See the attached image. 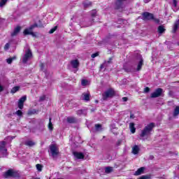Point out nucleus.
<instances>
[{
    "mask_svg": "<svg viewBox=\"0 0 179 179\" xmlns=\"http://www.w3.org/2000/svg\"><path fill=\"white\" fill-rule=\"evenodd\" d=\"M156 125L154 122H151L145 126L143 129L141 131V133L139 134L141 139L142 138H149L152 134V131H153V128H155Z\"/></svg>",
    "mask_w": 179,
    "mask_h": 179,
    "instance_id": "1",
    "label": "nucleus"
},
{
    "mask_svg": "<svg viewBox=\"0 0 179 179\" xmlns=\"http://www.w3.org/2000/svg\"><path fill=\"white\" fill-rule=\"evenodd\" d=\"M115 96V91L113 89H109L102 94V99L106 101L108 99H111Z\"/></svg>",
    "mask_w": 179,
    "mask_h": 179,
    "instance_id": "2",
    "label": "nucleus"
},
{
    "mask_svg": "<svg viewBox=\"0 0 179 179\" xmlns=\"http://www.w3.org/2000/svg\"><path fill=\"white\" fill-rule=\"evenodd\" d=\"M8 156V149H6V141L0 142V157Z\"/></svg>",
    "mask_w": 179,
    "mask_h": 179,
    "instance_id": "3",
    "label": "nucleus"
},
{
    "mask_svg": "<svg viewBox=\"0 0 179 179\" xmlns=\"http://www.w3.org/2000/svg\"><path fill=\"white\" fill-rule=\"evenodd\" d=\"M3 177L4 178H17L19 177V173L15 171H13V169H8L7 171H6L3 173Z\"/></svg>",
    "mask_w": 179,
    "mask_h": 179,
    "instance_id": "4",
    "label": "nucleus"
},
{
    "mask_svg": "<svg viewBox=\"0 0 179 179\" xmlns=\"http://www.w3.org/2000/svg\"><path fill=\"white\" fill-rule=\"evenodd\" d=\"M97 15V10H93L91 11V16H92V20H90L87 24H85L83 27H89L90 26H92L93 23H94V19L93 17H96Z\"/></svg>",
    "mask_w": 179,
    "mask_h": 179,
    "instance_id": "5",
    "label": "nucleus"
},
{
    "mask_svg": "<svg viewBox=\"0 0 179 179\" xmlns=\"http://www.w3.org/2000/svg\"><path fill=\"white\" fill-rule=\"evenodd\" d=\"M31 57H33V54L31 53V50H28L25 52V55H24V57L22 58V63L23 64H27V61H29V59H30V58H31Z\"/></svg>",
    "mask_w": 179,
    "mask_h": 179,
    "instance_id": "6",
    "label": "nucleus"
},
{
    "mask_svg": "<svg viewBox=\"0 0 179 179\" xmlns=\"http://www.w3.org/2000/svg\"><path fill=\"white\" fill-rule=\"evenodd\" d=\"M163 93V89L158 88L155 90L154 92L151 94L152 99H156L157 97H160Z\"/></svg>",
    "mask_w": 179,
    "mask_h": 179,
    "instance_id": "7",
    "label": "nucleus"
},
{
    "mask_svg": "<svg viewBox=\"0 0 179 179\" xmlns=\"http://www.w3.org/2000/svg\"><path fill=\"white\" fill-rule=\"evenodd\" d=\"M142 19L143 20H152L154 19V15L149 12H144L142 13Z\"/></svg>",
    "mask_w": 179,
    "mask_h": 179,
    "instance_id": "8",
    "label": "nucleus"
},
{
    "mask_svg": "<svg viewBox=\"0 0 179 179\" xmlns=\"http://www.w3.org/2000/svg\"><path fill=\"white\" fill-rule=\"evenodd\" d=\"M137 58L139 62L137 65L136 71L138 72L139 71H141V69H142V66H143V58L141 55H137Z\"/></svg>",
    "mask_w": 179,
    "mask_h": 179,
    "instance_id": "9",
    "label": "nucleus"
},
{
    "mask_svg": "<svg viewBox=\"0 0 179 179\" xmlns=\"http://www.w3.org/2000/svg\"><path fill=\"white\" fill-rule=\"evenodd\" d=\"M50 153L52 155V157H57L58 156V149H57V146L52 145L50 146Z\"/></svg>",
    "mask_w": 179,
    "mask_h": 179,
    "instance_id": "10",
    "label": "nucleus"
},
{
    "mask_svg": "<svg viewBox=\"0 0 179 179\" xmlns=\"http://www.w3.org/2000/svg\"><path fill=\"white\" fill-rule=\"evenodd\" d=\"M70 65L73 69H78L79 68V60L73 59L70 62Z\"/></svg>",
    "mask_w": 179,
    "mask_h": 179,
    "instance_id": "11",
    "label": "nucleus"
},
{
    "mask_svg": "<svg viewBox=\"0 0 179 179\" xmlns=\"http://www.w3.org/2000/svg\"><path fill=\"white\" fill-rule=\"evenodd\" d=\"M73 154L74 157L77 159H85V155H83L82 152H73Z\"/></svg>",
    "mask_w": 179,
    "mask_h": 179,
    "instance_id": "12",
    "label": "nucleus"
},
{
    "mask_svg": "<svg viewBox=\"0 0 179 179\" xmlns=\"http://www.w3.org/2000/svg\"><path fill=\"white\" fill-rule=\"evenodd\" d=\"M95 129H92L93 132H101L103 131V127L100 124H95Z\"/></svg>",
    "mask_w": 179,
    "mask_h": 179,
    "instance_id": "13",
    "label": "nucleus"
},
{
    "mask_svg": "<svg viewBox=\"0 0 179 179\" xmlns=\"http://www.w3.org/2000/svg\"><path fill=\"white\" fill-rule=\"evenodd\" d=\"M127 0H116L115 6L117 9H121L122 8V5H124V1Z\"/></svg>",
    "mask_w": 179,
    "mask_h": 179,
    "instance_id": "14",
    "label": "nucleus"
},
{
    "mask_svg": "<svg viewBox=\"0 0 179 179\" xmlns=\"http://www.w3.org/2000/svg\"><path fill=\"white\" fill-rule=\"evenodd\" d=\"M21 27H17L14 29V31L11 33V37H15V36H17V34H19V33L20 32L21 30Z\"/></svg>",
    "mask_w": 179,
    "mask_h": 179,
    "instance_id": "15",
    "label": "nucleus"
},
{
    "mask_svg": "<svg viewBox=\"0 0 179 179\" xmlns=\"http://www.w3.org/2000/svg\"><path fill=\"white\" fill-rule=\"evenodd\" d=\"M82 100H84V101H90V93L84 92L82 95Z\"/></svg>",
    "mask_w": 179,
    "mask_h": 179,
    "instance_id": "16",
    "label": "nucleus"
},
{
    "mask_svg": "<svg viewBox=\"0 0 179 179\" xmlns=\"http://www.w3.org/2000/svg\"><path fill=\"white\" fill-rule=\"evenodd\" d=\"M139 150H141V149L139 148V146L138 145H134L132 148V153L133 155H138V153H139Z\"/></svg>",
    "mask_w": 179,
    "mask_h": 179,
    "instance_id": "17",
    "label": "nucleus"
},
{
    "mask_svg": "<svg viewBox=\"0 0 179 179\" xmlns=\"http://www.w3.org/2000/svg\"><path fill=\"white\" fill-rule=\"evenodd\" d=\"M145 171V167L139 168L134 173V176H141Z\"/></svg>",
    "mask_w": 179,
    "mask_h": 179,
    "instance_id": "18",
    "label": "nucleus"
},
{
    "mask_svg": "<svg viewBox=\"0 0 179 179\" xmlns=\"http://www.w3.org/2000/svg\"><path fill=\"white\" fill-rule=\"evenodd\" d=\"M24 145H26V146H29V148H31L34 146V145H36V143L33 141L29 140L24 142Z\"/></svg>",
    "mask_w": 179,
    "mask_h": 179,
    "instance_id": "19",
    "label": "nucleus"
},
{
    "mask_svg": "<svg viewBox=\"0 0 179 179\" xmlns=\"http://www.w3.org/2000/svg\"><path fill=\"white\" fill-rule=\"evenodd\" d=\"M178 26H179V20H176L173 24V29L172 32L176 33L177 30H178Z\"/></svg>",
    "mask_w": 179,
    "mask_h": 179,
    "instance_id": "20",
    "label": "nucleus"
},
{
    "mask_svg": "<svg viewBox=\"0 0 179 179\" xmlns=\"http://www.w3.org/2000/svg\"><path fill=\"white\" fill-rule=\"evenodd\" d=\"M129 128L131 134H135L136 129L135 128V124L134 122L129 123Z\"/></svg>",
    "mask_w": 179,
    "mask_h": 179,
    "instance_id": "21",
    "label": "nucleus"
},
{
    "mask_svg": "<svg viewBox=\"0 0 179 179\" xmlns=\"http://www.w3.org/2000/svg\"><path fill=\"white\" fill-rule=\"evenodd\" d=\"M67 122H69V124H76V118L73 117H67Z\"/></svg>",
    "mask_w": 179,
    "mask_h": 179,
    "instance_id": "22",
    "label": "nucleus"
},
{
    "mask_svg": "<svg viewBox=\"0 0 179 179\" xmlns=\"http://www.w3.org/2000/svg\"><path fill=\"white\" fill-rule=\"evenodd\" d=\"M105 66L108 67L111 64H113V57H110L108 61L104 62Z\"/></svg>",
    "mask_w": 179,
    "mask_h": 179,
    "instance_id": "23",
    "label": "nucleus"
},
{
    "mask_svg": "<svg viewBox=\"0 0 179 179\" xmlns=\"http://www.w3.org/2000/svg\"><path fill=\"white\" fill-rule=\"evenodd\" d=\"M158 31L159 33H160V34L164 33V31H166V29H164V27H163V25H160L158 27Z\"/></svg>",
    "mask_w": 179,
    "mask_h": 179,
    "instance_id": "24",
    "label": "nucleus"
},
{
    "mask_svg": "<svg viewBox=\"0 0 179 179\" xmlns=\"http://www.w3.org/2000/svg\"><path fill=\"white\" fill-rule=\"evenodd\" d=\"M52 120V118L51 117L49 118L48 129L50 131H52V129H54V127L52 126V122H51Z\"/></svg>",
    "mask_w": 179,
    "mask_h": 179,
    "instance_id": "25",
    "label": "nucleus"
},
{
    "mask_svg": "<svg viewBox=\"0 0 179 179\" xmlns=\"http://www.w3.org/2000/svg\"><path fill=\"white\" fill-rule=\"evenodd\" d=\"M179 114V106H176L173 111V117H177Z\"/></svg>",
    "mask_w": 179,
    "mask_h": 179,
    "instance_id": "26",
    "label": "nucleus"
},
{
    "mask_svg": "<svg viewBox=\"0 0 179 179\" xmlns=\"http://www.w3.org/2000/svg\"><path fill=\"white\" fill-rule=\"evenodd\" d=\"M19 89H20V87L19 86L13 87L11 90V93L15 94L16 92H19Z\"/></svg>",
    "mask_w": 179,
    "mask_h": 179,
    "instance_id": "27",
    "label": "nucleus"
},
{
    "mask_svg": "<svg viewBox=\"0 0 179 179\" xmlns=\"http://www.w3.org/2000/svg\"><path fill=\"white\" fill-rule=\"evenodd\" d=\"M26 100H27V96H23L18 100V101L22 104H24V101H26Z\"/></svg>",
    "mask_w": 179,
    "mask_h": 179,
    "instance_id": "28",
    "label": "nucleus"
},
{
    "mask_svg": "<svg viewBox=\"0 0 179 179\" xmlns=\"http://www.w3.org/2000/svg\"><path fill=\"white\" fill-rule=\"evenodd\" d=\"M112 171H113V167L107 166L106 168H105V173H106L107 174H110V173H111Z\"/></svg>",
    "mask_w": 179,
    "mask_h": 179,
    "instance_id": "29",
    "label": "nucleus"
},
{
    "mask_svg": "<svg viewBox=\"0 0 179 179\" xmlns=\"http://www.w3.org/2000/svg\"><path fill=\"white\" fill-rule=\"evenodd\" d=\"M14 59H16V57H10V58L7 59L6 62H7V64H12V62H13Z\"/></svg>",
    "mask_w": 179,
    "mask_h": 179,
    "instance_id": "30",
    "label": "nucleus"
},
{
    "mask_svg": "<svg viewBox=\"0 0 179 179\" xmlns=\"http://www.w3.org/2000/svg\"><path fill=\"white\" fill-rule=\"evenodd\" d=\"M8 2V0H1L0 1V8H3L5 5H6V3Z\"/></svg>",
    "mask_w": 179,
    "mask_h": 179,
    "instance_id": "31",
    "label": "nucleus"
},
{
    "mask_svg": "<svg viewBox=\"0 0 179 179\" xmlns=\"http://www.w3.org/2000/svg\"><path fill=\"white\" fill-rule=\"evenodd\" d=\"M77 114H78V115H86V112L85 111V110H78V111H77Z\"/></svg>",
    "mask_w": 179,
    "mask_h": 179,
    "instance_id": "32",
    "label": "nucleus"
},
{
    "mask_svg": "<svg viewBox=\"0 0 179 179\" xmlns=\"http://www.w3.org/2000/svg\"><path fill=\"white\" fill-rule=\"evenodd\" d=\"M84 8H89V6H92V2L87 1L83 3Z\"/></svg>",
    "mask_w": 179,
    "mask_h": 179,
    "instance_id": "33",
    "label": "nucleus"
},
{
    "mask_svg": "<svg viewBox=\"0 0 179 179\" xmlns=\"http://www.w3.org/2000/svg\"><path fill=\"white\" fill-rule=\"evenodd\" d=\"M36 167L38 171H43V165H41L40 164H37L36 165Z\"/></svg>",
    "mask_w": 179,
    "mask_h": 179,
    "instance_id": "34",
    "label": "nucleus"
},
{
    "mask_svg": "<svg viewBox=\"0 0 179 179\" xmlns=\"http://www.w3.org/2000/svg\"><path fill=\"white\" fill-rule=\"evenodd\" d=\"M30 33H31V30H30V28L26 29L24 31V36H27V35L30 34Z\"/></svg>",
    "mask_w": 179,
    "mask_h": 179,
    "instance_id": "35",
    "label": "nucleus"
},
{
    "mask_svg": "<svg viewBox=\"0 0 179 179\" xmlns=\"http://www.w3.org/2000/svg\"><path fill=\"white\" fill-rule=\"evenodd\" d=\"M17 106H18V108H20V110H23V107H24V104L22 103V102H20L18 101Z\"/></svg>",
    "mask_w": 179,
    "mask_h": 179,
    "instance_id": "36",
    "label": "nucleus"
},
{
    "mask_svg": "<svg viewBox=\"0 0 179 179\" xmlns=\"http://www.w3.org/2000/svg\"><path fill=\"white\" fill-rule=\"evenodd\" d=\"M88 81L87 80H82L81 85L82 86H87Z\"/></svg>",
    "mask_w": 179,
    "mask_h": 179,
    "instance_id": "37",
    "label": "nucleus"
},
{
    "mask_svg": "<svg viewBox=\"0 0 179 179\" xmlns=\"http://www.w3.org/2000/svg\"><path fill=\"white\" fill-rule=\"evenodd\" d=\"M57 29H58L57 26H55V27H53L52 29H51L49 31L50 34H52V33H54V31H55L57 30Z\"/></svg>",
    "mask_w": 179,
    "mask_h": 179,
    "instance_id": "38",
    "label": "nucleus"
},
{
    "mask_svg": "<svg viewBox=\"0 0 179 179\" xmlns=\"http://www.w3.org/2000/svg\"><path fill=\"white\" fill-rule=\"evenodd\" d=\"M15 114L18 115V117H22V115H23V112H22L20 110H18L15 112Z\"/></svg>",
    "mask_w": 179,
    "mask_h": 179,
    "instance_id": "39",
    "label": "nucleus"
},
{
    "mask_svg": "<svg viewBox=\"0 0 179 179\" xmlns=\"http://www.w3.org/2000/svg\"><path fill=\"white\" fill-rule=\"evenodd\" d=\"M150 178V176H148V175H144L141 176L138 179H149Z\"/></svg>",
    "mask_w": 179,
    "mask_h": 179,
    "instance_id": "40",
    "label": "nucleus"
},
{
    "mask_svg": "<svg viewBox=\"0 0 179 179\" xmlns=\"http://www.w3.org/2000/svg\"><path fill=\"white\" fill-rule=\"evenodd\" d=\"M96 57H99V52H95V53H93V54L91 55V57H92V58H96Z\"/></svg>",
    "mask_w": 179,
    "mask_h": 179,
    "instance_id": "41",
    "label": "nucleus"
},
{
    "mask_svg": "<svg viewBox=\"0 0 179 179\" xmlns=\"http://www.w3.org/2000/svg\"><path fill=\"white\" fill-rule=\"evenodd\" d=\"M10 46V45L9 43H6L5 45H4V50L6 51L8 50H9V47Z\"/></svg>",
    "mask_w": 179,
    "mask_h": 179,
    "instance_id": "42",
    "label": "nucleus"
},
{
    "mask_svg": "<svg viewBox=\"0 0 179 179\" xmlns=\"http://www.w3.org/2000/svg\"><path fill=\"white\" fill-rule=\"evenodd\" d=\"M152 20H154V22L155 23H157V24H159V23H160V20H159L157 18H155V17H154V19H152Z\"/></svg>",
    "mask_w": 179,
    "mask_h": 179,
    "instance_id": "43",
    "label": "nucleus"
},
{
    "mask_svg": "<svg viewBox=\"0 0 179 179\" xmlns=\"http://www.w3.org/2000/svg\"><path fill=\"white\" fill-rule=\"evenodd\" d=\"M38 25L37 24H34L29 27V30H32L34 27H38Z\"/></svg>",
    "mask_w": 179,
    "mask_h": 179,
    "instance_id": "44",
    "label": "nucleus"
},
{
    "mask_svg": "<svg viewBox=\"0 0 179 179\" xmlns=\"http://www.w3.org/2000/svg\"><path fill=\"white\" fill-rule=\"evenodd\" d=\"M122 143V140H118L116 143V146H120Z\"/></svg>",
    "mask_w": 179,
    "mask_h": 179,
    "instance_id": "45",
    "label": "nucleus"
},
{
    "mask_svg": "<svg viewBox=\"0 0 179 179\" xmlns=\"http://www.w3.org/2000/svg\"><path fill=\"white\" fill-rule=\"evenodd\" d=\"M144 92L145 93H149V92H150V88L146 87L145 88H144Z\"/></svg>",
    "mask_w": 179,
    "mask_h": 179,
    "instance_id": "46",
    "label": "nucleus"
},
{
    "mask_svg": "<svg viewBox=\"0 0 179 179\" xmlns=\"http://www.w3.org/2000/svg\"><path fill=\"white\" fill-rule=\"evenodd\" d=\"M44 100H45V96H42L39 98V101H44Z\"/></svg>",
    "mask_w": 179,
    "mask_h": 179,
    "instance_id": "47",
    "label": "nucleus"
},
{
    "mask_svg": "<svg viewBox=\"0 0 179 179\" xmlns=\"http://www.w3.org/2000/svg\"><path fill=\"white\" fill-rule=\"evenodd\" d=\"M36 110H30L28 114H29L30 115H31V114H36Z\"/></svg>",
    "mask_w": 179,
    "mask_h": 179,
    "instance_id": "48",
    "label": "nucleus"
},
{
    "mask_svg": "<svg viewBox=\"0 0 179 179\" xmlns=\"http://www.w3.org/2000/svg\"><path fill=\"white\" fill-rule=\"evenodd\" d=\"M100 68H101V69H103L104 68H107V66H106L105 63H103V64H101Z\"/></svg>",
    "mask_w": 179,
    "mask_h": 179,
    "instance_id": "49",
    "label": "nucleus"
},
{
    "mask_svg": "<svg viewBox=\"0 0 179 179\" xmlns=\"http://www.w3.org/2000/svg\"><path fill=\"white\" fill-rule=\"evenodd\" d=\"M177 3H178V2L177 1V0H173V6L176 8L177 7Z\"/></svg>",
    "mask_w": 179,
    "mask_h": 179,
    "instance_id": "50",
    "label": "nucleus"
},
{
    "mask_svg": "<svg viewBox=\"0 0 179 179\" xmlns=\"http://www.w3.org/2000/svg\"><path fill=\"white\" fill-rule=\"evenodd\" d=\"M32 37H36V34H34V32L31 31V33L29 34Z\"/></svg>",
    "mask_w": 179,
    "mask_h": 179,
    "instance_id": "51",
    "label": "nucleus"
},
{
    "mask_svg": "<svg viewBox=\"0 0 179 179\" xmlns=\"http://www.w3.org/2000/svg\"><path fill=\"white\" fill-rule=\"evenodd\" d=\"M1 92H3V86L0 84V93Z\"/></svg>",
    "mask_w": 179,
    "mask_h": 179,
    "instance_id": "52",
    "label": "nucleus"
},
{
    "mask_svg": "<svg viewBox=\"0 0 179 179\" xmlns=\"http://www.w3.org/2000/svg\"><path fill=\"white\" fill-rule=\"evenodd\" d=\"M43 69H44V64L41 63V71H43Z\"/></svg>",
    "mask_w": 179,
    "mask_h": 179,
    "instance_id": "53",
    "label": "nucleus"
},
{
    "mask_svg": "<svg viewBox=\"0 0 179 179\" xmlns=\"http://www.w3.org/2000/svg\"><path fill=\"white\" fill-rule=\"evenodd\" d=\"M122 100L123 101H128V97H123Z\"/></svg>",
    "mask_w": 179,
    "mask_h": 179,
    "instance_id": "54",
    "label": "nucleus"
},
{
    "mask_svg": "<svg viewBox=\"0 0 179 179\" xmlns=\"http://www.w3.org/2000/svg\"><path fill=\"white\" fill-rule=\"evenodd\" d=\"M153 159H155V157H154L153 155H150V156L149 157V159H150V160H153Z\"/></svg>",
    "mask_w": 179,
    "mask_h": 179,
    "instance_id": "55",
    "label": "nucleus"
},
{
    "mask_svg": "<svg viewBox=\"0 0 179 179\" xmlns=\"http://www.w3.org/2000/svg\"><path fill=\"white\" fill-rule=\"evenodd\" d=\"M134 117H135V116L134 115V114L130 115V118H134Z\"/></svg>",
    "mask_w": 179,
    "mask_h": 179,
    "instance_id": "56",
    "label": "nucleus"
},
{
    "mask_svg": "<svg viewBox=\"0 0 179 179\" xmlns=\"http://www.w3.org/2000/svg\"><path fill=\"white\" fill-rule=\"evenodd\" d=\"M150 0H145V3H148V2H149Z\"/></svg>",
    "mask_w": 179,
    "mask_h": 179,
    "instance_id": "57",
    "label": "nucleus"
},
{
    "mask_svg": "<svg viewBox=\"0 0 179 179\" xmlns=\"http://www.w3.org/2000/svg\"><path fill=\"white\" fill-rule=\"evenodd\" d=\"M91 111H92V112L94 111V109H91Z\"/></svg>",
    "mask_w": 179,
    "mask_h": 179,
    "instance_id": "58",
    "label": "nucleus"
},
{
    "mask_svg": "<svg viewBox=\"0 0 179 179\" xmlns=\"http://www.w3.org/2000/svg\"><path fill=\"white\" fill-rule=\"evenodd\" d=\"M76 72H77V71H78V69H76Z\"/></svg>",
    "mask_w": 179,
    "mask_h": 179,
    "instance_id": "59",
    "label": "nucleus"
},
{
    "mask_svg": "<svg viewBox=\"0 0 179 179\" xmlns=\"http://www.w3.org/2000/svg\"><path fill=\"white\" fill-rule=\"evenodd\" d=\"M57 179H64V178H57Z\"/></svg>",
    "mask_w": 179,
    "mask_h": 179,
    "instance_id": "60",
    "label": "nucleus"
}]
</instances>
